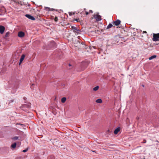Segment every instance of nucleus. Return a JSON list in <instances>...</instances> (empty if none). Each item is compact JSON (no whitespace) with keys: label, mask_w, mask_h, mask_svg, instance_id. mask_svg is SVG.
<instances>
[{"label":"nucleus","mask_w":159,"mask_h":159,"mask_svg":"<svg viewBox=\"0 0 159 159\" xmlns=\"http://www.w3.org/2000/svg\"><path fill=\"white\" fill-rule=\"evenodd\" d=\"M152 40L154 41H157L159 40V33L157 34H153Z\"/></svg>","instance_id":"nucleus-1"},{"label":"nucleus","mask_w":159,"mask_h":159,"mask_svg":"<svg viewBox=\"0 0 159 159\" xmlns=\"http://www.w3.org/2000/svg\"><path fill=\"white\" fill-rule=\"evenodd\" d=\"M94 18L96 19V20L98 21H99L101 20V16L99 15H94Z\"/></svg>","instance_id":"nucleus-2"},{"label":"nucleus","mask_w":159,"mask_h":159,"mask_svg":"<svg viewBox=\"0 0 159 159\" xmlns=\"http://www.w3.org/2000/svg\"><path fill=\"white\" fill-rule=\"evenodd\" d=\"M121 22L120 20H117L116 21H113V24L115 25L116 26H118L119 25Z\"/></svg>","instance_id":"nucleus-3"},{"label":"nucleus","mask_w":159,"mask_h":159,"mask_svg":"<svg viewBox=\"0 0 159 159\" xmlns=\"http://www.w3.org/2000/svg\"><path fill=\"white\" fill-rule=\"evenodd\" d=\"M25 16L30 20H35V18L33 16L30 15L26 14Z\"/></svg>","instance_id":"nucleus-4"},{"label":"nucleus","mask_w":159,"mask_h":159,"mask_svg":"<svg viewBox=\"0 0 159 159\" xmlns=\"http://www.w3.org/2000/svg\"><path fill=\"white\" fill-rule=\"evenodd\" d=\"M18 35L20 37H23L25 36V33L22 31L19 32L18 33Z\"/></svg>","instance_id":"nucleus-5"},{"label":"nucleus","mask_w":159,"mask_h":159,"mask_svg":"<svg viewBox=\"0 0 159 159\" xmlns=\"http://www.w3.org/2000/svg\"><path fill=\"white\" fill-rule=\"evenodd\" d=\"M5 27L2 25H0V33L2 34L3 33L5 30Z\"/></svg>","instance_id":"nucleus-6"},{"label":"nucleus","mask_w":159,"mask_h":159,"mask_svg":"<svg viewBox=\"0 0 159 159\" xmlns=\"http://www.w3.org/2000/svg\"><path fill=\"white\" fill-rule=\"evenodd\" d=\"M25 57V55H24L23 54L21 56L20 61L19 65H20L22 63V61L24 60Z\"/></svg>","instance_id":"nucleus-7"},{"label":"nucleus","mask_w":159,"mask_h":159,"mask_svg":"<svg viewBox=\"0 0 159 159\" xmlns=\"http://www.w3.org/2000/svg\"><path fill=\"white\" fill-rule=\"evenodd\" d=\"M120 127H118L114 131V134H116L118 133L120 131Z\"/></svg>","instance_id":"nucleus-8"},{"label":"nucleus","mask_w":159,"mask_h":159,"mask_svg":"<svg viewBox=\"0 0 159 159\" xmlns=\"http://www.w3.org/2000/svg\"><path fill=\"white\" fill-rule=\"evenodd\" d=\"M45 10H46L47 11H57V10H56L55 9L52 8L51 9L50 8L48 7H45Z\"/></svg>","instance_id":"nucleus-9"},{"label":"nucleus","mask_w":159,"mask_h":159,"mask_svg":"<svg viewBox=\"0 0 159 159\" xmlns=\"http://www.w3.org/2000/svg\"><path fill=\"white\" fill-rule=\"evenodd\" d=\"M71 28L72 30H73V32H76V31L78 30L77 28L75 26H72Z\"/></svg>","instance_id":"nucleus-10"},{"label":"nucleus","mask_w":159,"mask_h":159,"mask_svg":"<svg viewBox=\"0 0 159 159\" xmlns=\"http://www.w3.org/2000/svg\"><path fill=\"white\" fill-rule=\"evenodd\" d=\"M157 57V56L156 55H153L151 57H149V60H152L154 58H156Z\"/></svg>","instance_id":"nucleus-11"},{"label":"nucleus","mask_w":159,"mask_h":159,"mask_svg":"<svg viewBox=\"0 0 159 159\" xmlns=\"http://www.w3.org/2000/svg\"><path fill=\"white\" fill-rule=\"evenodd\" d=\"M66 98L65 97L62 98L61 99V102L62 103H64L66 102Z\"/></svg>","instance_id":"nucleus-12"},{"label":"nucleus","mask_w":159,"mask_h":159,"mask_svg":"<svg viewBox=\"0 0 159 159\" xmlns=\"http://www.w3.org/2000/svg\"><path fill=\"white\" fill-rule=\"evenodd\" d=\"M96 102L98 103H101L102 102V101L101 99H99L97 100Z\"/></svg>","instance_id":"nucleus-13"},{"label":"nucleus","mask_w":159,"mask_h":159,"mask_svg":"<svg viewBox=\"0 0 159 159\" xmlns=\"http://www.w3.org/2000/svg\"><path fill=\"white\" fill-rule=\"evenodd\" d=\"M113 26V25L111 24H109L107 27V29H109L111 28Z\"/></svg>","instance_id":"nucleus-14"},{"label":"nucleus","mask_w":159,"mask_h":159,"mask_svg":"<svg viewBox=\"0 0 159 159\" xmlns=\"http://www.w3.org/2000/svg\"><path fill=\"white\" fill-rule=\"evenodd\" d=\"M99 87L98 86H97L93 88V90L95 91H96L98 90V89H99Z\"/></svg>","instance_id":"nucleus-15"},{"label":"nucleus","mask_w":159,"mask_h":159,"mask_svg":"<svg viewBox=\"0 0 159 159\" xmlns=\"http://www.w3.org/2000/svg\"><path fill=\"white\" fill-rule=\"evenodd\" d=\"M16 143H15L11 145V147L13 148H15L16 147Z\"/></svg>","instance_id":"nucleus-16"},{"label":"nucleus","mask_w":159,"mask_h":159,"mask_svg":"<svg viewBox=\"0 0 159 159\" xmlns=\"http://www.w3.org/2000/svg\"><path fill=\"white\" fill-rule=\"evenodd\" d=\"M12 139L14 140H17L19 139V137L17 136H15L12 138Z\"/></svg>","instance_id":"nucleus-17"},{"label":"nucleus","mask_w":159,"mask_h":159,"mask_svg":"<svg viewBox=\"0 0 159 159\" xmlns=\"http://www.w3.org/2000/svg\"><path fill=\"white\" fill-rule=\"evenodd\" d=\"M54 20L55 22H57L58 21V18L57 16H56L54 18Z\"/></svg>","instance_id":"nucleus-18"},{"label":"nucleus","mask_w":159,"mask_h":159,"mask_svg":"<svg viewBox=\"0 0 159 159\" xmlns=\"http://www.w3.org/2000/svg\"><path fill=\"white\" fill-rule=\"evenodd\" d=\"M16 159H22V157L20 156L17 157Z\"/></svg>","instance_id":"nucleus-19"},{"label":"nucleus","mask_w":159,"mask_h":159,"mask_svg":"<svg viewBox=\"0 0 159 159\" xmlns=\"http://www.w3.org/2000/svg\"><path fill=\"white\" fill-rule=\"evenodd\" d=\"M28 148H27L23 150V152H26L28 151Z\"/></svg>","instance_id":"nucleus-20"},{"label":"nucleus","mask_w":159,"mask_h":159,"mask_svg":"<svg viewBox=\"0 0 159 159\" xmlns=\"http://www.w3.org/2000/svg\"><path fill=\"white\" fill-rule=\"evenodd\" d=\"M52 44H53L54 45V47L56 46V43L54 42H52Z\"/></svg>","instance_id":"nucleus-21"},{"label":"nucleus","mask_w":159,"mask_h":159,"mask_svg":"<svg viewBox=\"0 0 159 159\" xmlns=\"http://www.w3.org/2000/svg\"><path fill=\"white\" fill-rule=\"evenodd\" d=\"M9 35V32H7L5 35L6 37H8Z\"/></svg>","instance_id":"nucleus-22"},{"label":"nucleus","mask_w":159,"mask_h":159,"mask_svg":"<svg viewBox=\"0 0 159 159\" xmlns=\"http://www.w3.org/2000/svg\"><path fill=\"white\" fill-rule=\"evenodd\" d=\"M74 20L77 21V22H79V19H74Z\"/></svg>","instance_id":"nucleus-23"},{"label":"nucleus","mask_w":159,"mask_h":159,"mask_svg":"<svg viewBox=\"0 0 159 159\" xmlns=\"http://www.w3.org/2000/svg\"><path fill=\"white\" fill-rule=\"evenodd\" d=\"M111 132L110 131V130H108L107 132V133H108V134H109V133H110V132Z\"/></svg>","instance_id":"nucleus-24"},{"label":"nucleus","mask_w":159,"mask_h":159,"mask_svg":"<svg viewBox=\"0 0 159 159\" xmlns=\"http://www.w3.org/2000/svg\"><path fill=\"white\" fill-rule=\"evenodd\" d=\"M93 11L92 10H90L89 11V13H93Z\"/></svg>","instance_id":"nucleus-25"},{"label":"nucleus","mask_w":159,"mask_h":159,"mask_svg":"<svg viewBox=\"0 0 159 159\" xmlns=\"http://www.w3.org/2000/svg\"><path fill=\"white\" fill-rule=\"evenodd\" d=\"M89 12H87V11H85V13H86V15H88V14H89Z\"/></svg>","instance_id":"nucleus-26"},{"label":"nucleus","mask_w":159,"mask_h":159,"mask_svg":"<svg viewBox=\"0 0 159 159\" xmlns=\"http://www.w3.org/2000/svg\"><path fill=\"white\" fill-rule=\"evenodd\" d=\"M143 141H144L143 142V143H146V141L145 139H144L143 140Z\"/></svg>","instance_id":"nucleus-27"},{"label":"nucleus","mask_w":159,"mask_h":159,"mask_svg":"<svg viewBox=\"0 0 159 159\" xmlns=\"http://www.w3.org/2000/svg\"><path fill=\"white\" fill-rule=\"evenodd\" d=\"M143 33H147V32H146V31H143Z\"/></svg>","instance_id":"nucleus-28"},{"label":"nucleus","mask_w":159,"mask_h":159,"mask_svg":"<svg viewBox=\"0 0 159 159\" xmlns=\"http://www.w3.org/2000/svg\"><path fill=\"white\" fill-rule=\"evenodd\" d=\"M141 86H142L143 87H144V85L143 84H142Z\"/></svg>","instance_id":"nucleus-29"},{"label":"nucleus","mask_w":159,"mask_h":159,"mask_svg":"<svg viewBox=\"0 0 159 159\" xmlns=\"http://www.w3.org/2000/svg\"><path fill=\"white\" fill-rule=\"evenodd\" d=\"M137 118V119L138 120L139 119V117H137V118Z\"/></svg>","instance_id":"nucleus-30"},{"label":"nucleus","mask_w":159,"mask_h":159,"mask_svg":"<svg viewBox=\"0 0 159 159\" xmlns=\"http://www.w3.org/2000/svg\"><path fill=\"white\" fill-rule=\"evenodd\" d=\"M71 65L70 64H69V66H70Z\"/></svg>","instance_id":"nucleus-31"},{"label":"nucleus","mask_w":159,"mask_h":159,"mask_svg":"<svg viewBox=\"0 0 159 159\" xmlns=\"http://www.w3.org/2000/svg\"><path fill=\"white\" fill-rule=\"evenodd\" d=\"M19 124V125H22V124Z\"/></svg>","instance_id":"nucleus-32"},{"label":"nucleus","mask_w":159,"mask_h":159,"mask_svg":"<svg viewBox=\"0 0 159 159\" xmlns=\"http://www.w3.org/2000/svg\"><path fill=\"white\" fill-rule=\"evenodd\" d=\"M157 141V142H158V141H157H157Z\"/></svg>","instance_id":"nucleus-33"},{"label":"nucleus","mask_w":159,"mask_h":159,"mask_svg":"<svg viewBox=\"0 0 159 159\" xmlns=\"http://www.w3.org/2000/svg\"><path fill=\"white\" fill-rule=\"evenodd\" d=\"M143 159H145V158H144Z\"/></svg>","instance_id":"nucleus-34"}]
</instances>
